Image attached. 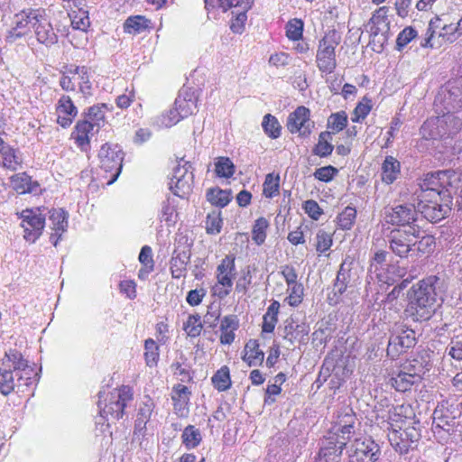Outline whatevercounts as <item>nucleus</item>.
I'll use <instances>...</instances> for the list:
<instances>
[{
  "label": "nucleus",
  "mask_w": 462,
  "mask_h": 462,
  "mask_svg": "<svg viewBox=\"0 0 462 462\" xmlns=\"http://www.w3.org/2000/svg\"><path fill=\"white\" fill-rule=\"evenodd\" d=\"M133 400V389L128 385H122L119 389L110 393L109 402L104 407L101 406L100 401L98 402L100 415L104 418L110 416L112 419L119 420L123 417L126 407Z\"/></svg>",
  "instance_id": "39448f33"
},
{
  "label": "nucleus",
  "mask_w": 462,
  "mask_h": 462,
  "mask_svg": "<svg viewBox=\"0 0 462 462\" xmlns=\"http://www.w3.org/2000/svg\"><path fill=\"white\" fill-rule=\"evenodd\" d=\"M68 217V213L62 208H53L49 211L50 227L53 231L50 239L54 246L58 245L59 239L67 230Z\"/></svg>",
  "instance_id": "b1692460"
},
{
  "label": "nucleus",
  "mask_w": 462,
  "mask_h": 462,
  "mask_svg": "<svg viewBox=\"0 0 462 462\" xmlns=\"http://www.w3.org/2000/svg\"><path fill=\"white\" fill-rule=\"evenodd\" d=\"M153 401L149 396H144L143 402L139 406L137 417L140 419H143L146 421H149L151 415L153 411Z\"/></svg>",
  "instance_id": "0e129e2a"
},
{
  "label": "nucleus",
  "mask_w": 462,
  "mask_h": 462,
  "mask_svg": "<svg viewBox=\"0 0 462 462\" xmlns=\"http://www.w3.org/2000/svg\"><path fill=\"white\" fill-rule=\"evenodd\" d=\"M332 132L328 131H324L319 134V142L312 150L315 155L323 158L332 153L334 146L329 142L332 139Z\"/></svg>",
  "instance_id": "473e14b6"
},
{
  "label": "nucleus",
  "mask_w": 462,
  "mask_h": 462,
  "mask_svg": "<svg viewBox=\"0 0 462 462\" xmlns=\"http://www.w3.org/2000/svg\"><path fill=\"white\" fill-rule=\"evenodd\" d=\"M421 379V369L419 367L417 372L408 373L404 369L401 370L395 376L391 378V383L395 390L406 392L411 390V386Z\"/></svg>",
  "instance_id": "393cba45"
},
{
  "label": "nucleus",
  "mask_w": 462,
  "mask_h": 462,
  "mask_svg": "<svg viewBox=\"0 0 462 462\" xmlns=\"http://www.w3.org/2000/svg\"><path fill=\"white\" fill-rule=\"evenodd\" d=\"M207 199L219 208L226 207L231 200V192L219 188H211L207 191Z\"/></svg>",
  "instance_id": "72a5a7b5"
},
{
  "label": "nucleus",
  "mask_w": 462,
  "mask_h": 462,
  "mask_svg": "<svg viewBox=\"0 0 462 462\" xmlns=\"http://www.w3.org/2000/svg\"><path fill=\"white\" fill-rule=\"evenodd\" d=\"M286 126L291 134L309 136L314 127V122L310 120V109L303 106H298L289 115Z\"/></svg>",
  "instance_id": "dca6fc26"
},
{
  "label": "nucleus",
  "mask_w": 462,
  "mask_h": 462,
  "mask_svg": "<svg viewBox=\"0 0 462 462\" xmlns=\"http://www.w3.org/2000/svg\"><path fill=\"white\" fill-rule=\"evenodd\" d=\"M340 42V36L335 32L326 34L319 43L316 61L319 69L330 74L337 68L336 47Z\"/></svg>",
  "instance_id": "7ed1b4c3"
},
{
  "label": "nucleus",
  "mask_w": 462,
  "mask_h": 462,
  "mask_svg": "<svg viewBox=\"0 0 462 462\" xmlns=\"http://www.w3.org/2000/svg\"><path fill=\"white\" fill-rule=\"evenodd\" d=\"M90 22L88 12L79 10L71 19V25L74 29L86 31L89 27Z\"/></svg>",
  "instance_id": "774afa93"
},
{
  "label": "nucleus",
  "mask_w": 462,
  "mask_h": 462,
  "mask_svg": "<svg viewBox=\"0 0 462 462\" xmlns=\"http://www.w3.org/2000/svg\"><path fill=\"white\" fill-rule=\"evenodd\" d=\"M220 211H213L209 213L206 220V230L207 233L216 235L220 233L222 228L223 220L220 217Z\"/></svg>",
  "instance_id": "864d4df0"
},
{
  "label": "nucleus",
  "mask_w": 462,
  "mask_h": 462,
  "mask_svg": "<svg viewBox=\"0 0 462 462\" xmlns=\"http://www.w3.org/2000/svg\"><path fill=\"white\" fill-rule=\"evenodd\" d=\"M448 355L457 361H462V337H453L447 346Z\"/></svg>",
  "instance_id": "69168bd1"
},
{
  "label": "nucleus",
  "mask_w": 462,
  "mask_h": 462,
  "mask_svg": "<svg viewBox=\"0 0 462 462\" xmlns=\"http://www.w3.org/2000/svg\"><path fill=\"white\" fill-rule=\"evenodd\" d=\"M174 108L181 119L188 117L197 111V97L194 93H180L174 102Z\"/></svg>",
  "instance_id": "cd10ccee"
},
{
  "label": "nucleus",
  "mask_w": 462,
  "mask_h": 462,
  "mask_svg": "<svg viewBox=\"0 0 462 462\" xmlns=\"http://www.w3.org/2000/svg\"><path fill=\"white\" fill-rule=\"evenodd\" d=\"M448 285L443 275H429L408 291L406 312L414 321H428L442 304Z\"/></svg>",
  "instance_id": "f257e3e1"
},
{
  "label": "nucleus",
  "mask_w": 462,
  "mask_h": 462,
  "mask_svg": "<svg viewBox=\"0 0 462 462\" xmlns=\"http://www.w3.org/2000/svg\"><path fill=\"white\" fill-rule=\"evenodd\" d=\"M356 217V208L348 206L345 208V209L340 214H338L337 217V226L343 230H349L353 226Z\"/></svg>",
  "instance_id": "79ce46f5"
},
{
  "label": "nucleus",
  "mask_w": 462,
  "mask_h": 462,
  "mask_svg": "<svg viewBox=\"0 0 462 462\" xmlns=\"http://www.w3.org/2000/svg\"><path fill=\"white\" fill-rule=\"evenodd\" d=\"M388 7L382 6L378 8L369 21L370 32L373 36V41L378 37V42L381 46L387 41L388 33L390 32V22L387 16Z\"/></svg>",
  "instance_id": "a211bd4d"
},
{
  "label": "nucleus",
  "mask_w": 462,
  "mask_h": 462,
  "mask_svg": "<svg viewBox=\"0 0 462 462\" xmlns=\"http://www.w3.org/2000/svg\"><path fill=\"white\" fill-rule=\"evenodd\" d=\"M236 277L235 257L226 255L216 270L217 284L213 287L214 294L224 299L232 291Z\"/></svg>",
  "instance_id": "6e6552de"
},
{
  "label": "nucleus",
  "mask_w": 462,
  "mask_h": 462,
  "mask_svg": "<svg viewBox=\"0 0 462 462\" xmlns=\"http://www.w3.org/2000/svg\"><path fill=\"white\" fill-rule=\"evenodd\" d=\"M212 383L218 391H226L231 386V379L229 368L226 365L222 366L211 378Z\"/></svg>",
  "instance_id": "e433bc0d"
},
{
  "label": "nucleus",
  "mask_w": 462,
  "mask_h": 462,
  "mask_svg": "<svg viewBox=\"0 0 462 462\" xmlns=\"http://www.w3.org/2000/svg\"><path fill=\"white\" fill-rule=\"evenodd\" d=\"M418 214L420 213L428 221L435 223L443 219L451 210L452 199L449 193H445L441 200L438 198H418Z\"/></svg>",
  "instance_id": "423d86ee"
},
{
  "label": "nucleus",
  "mask_w": 462,
  "mask_h": 462,
  "mask_svg": "<svg viewBox=\"0 0 462 462\" xmlns=\"http://www.w3.org/2000/svg\"><path fill=\"white\" fill-rule=\"evenodd\" d=\"M190 246L191 245L188 243L187 237H181L178 241V245L171 259V272L173 278L180 279L185 277L187 265L191 256Z\"/></svg>",
  "instance_id": "2eb2a0df"
},
{
  "label": "nucleus",
  "mask_w": 462,
  "mask_h": 462,
  "mask_svg": "<svg viewBox=\"0 0 462 462\" xmlns=\"http://www.w3.org/2000/svg\"><path fill=\"white\" fill-rule=\"evenodd\" d=\"M40 9L23 10L14 15V26L9 31L10 38H21L26 35L34 25Z\"/></svg>",
  "instance_id": "6ab92c4d"
},
{
  "label": "nucleus",
  "mask_w": 462,
  "mask_h": 462,
  "mask_svg": "<svg viewBox=\"0 0 462 462\" xmlns=\"http://www.w3.org/2000/svg\"><path fill=\"white\" fill-rule=\"evenodd\" d=\"M34 25L32 29L34 31L37 41L44 44L47 47H51L53 44L57 43L58 36L54 32L52 25L49 19L46 17L44 11H39V15L36 18V21L33 22Z\"/></svg>",
  "instance_id": "aec40b11"
},
{
  "label": "nucleus",
  "mask_w": 462,
  "mask_h": 462,
  "mask_svg": "<svg viewBox=\"0 0 462 462\" xmlns=\"http://www.w3.org/2000/svg\"><path fill=\"white\" fill-rule=\"evenodd\" d=\"M183 329L190 337H196L199 336L202 329L200 316L199 314L189 315L187 321L183 325Z\"/></svg>",
  "instance_id": "603ef678"
},
{
  "label": "nucleus",
  "mask_w": 462,
  "mask_h": 462,
  "mask_svg": "<svg viewBox=\"0 0 462 462\" xmlns=\"http://www.w3.org/2000/svg\"><path fill=\"white\" fill-rule=\"evenodd\" d=\"M144 349L146 365L150 367L155 366L159 359V346L156 342L152 338L146 339L144 342Z\"/></svg>",
  "instance_id": "a18cd8bd"
},
{
  "label": "nucleus",
  "mask_w": 462,
  "mask_h": 462,
  "mask_svg": "<svg viewBox=\"0 0 462 462\" xmlns=\"http://www.w3.org/2000/svg\"><path fill=\"white\" fill-rule=\"evenodd\" d=\"M357 274L354 269V259L346 256L340 264L336 280L333 284V293L335 297L340 298L348 290H353L356 286ZM338 299L335 300L337 303Z\"/></svg>",
  "instance_id": "ddd939ff"
},
{
  "label": "nucleus",
  "mask_w": 462,
  "mask_h": 462,
  "mask_svg": "<svg viewBox=\"0 0 462 462\" xmlns=\"http://www.w3.org/2000/svg\"><path fill=\"white\" fill-rule=\"evenodd\" d=\"M245 355L243 356L250 366L261 365L263 361L264 354L259 349V344L256 339H250L245 346Z\"/></svg>",
  "instance_id": "2f4dec72"
},
{
  "label": "nucleus",
  "mask_w": 462,
  "mask_h": 462,
  "mask_svg": "<svg viewBox=\"0 0 462 462\" xmlns=\"http://www.w3.org/2000/svg\"><path fill=\"white\" fill-rule=\"evenodd\" d=\"M194 174L190 162L181 159L173 169L170 182V189L174 195L184 198L192 189Z\"/></svg>",
  "instance_id": "9b49d317"
},
{
  "label": "nucleus",
  "mask_w": 462,
  "mask_h": 462,
  "mask_svg": "<svg viewBox=\"0 0 462 462\" xmlns=\"http://www.w3.org/2000/svg\"><path fill=\"white\" fill-rule=\"evenodd\" d=\"M124 152L117 144L104 143L98 152L99 166L106 172H113L111 180L114 182L119 176L123 167Z\"/></svg>",
  "instance_id": "9d476101"
},
{
  "label": "nucleus",
  "mask_w": 462,
  "mask_h": 462,
  "mask_svg": "<svg viewBox=\"0 0 462 462\" xmlns=\"http://www.w3.org/2000/svg\"><path fill=\"white\" fill-rule=\"evenodd\" d=\"M381 171L382 181L388 185L393 184L401 174V163L396 158L386 156Z\"/></svg>",
  "instance_id": "c85d7f7f"
},
{
  "label": "nucleus",
  "mask_w": 462,
  "mask_h": 462,
  "mask_svg": "<svg viewBox=\"0 0 462 462\" xmlns=\"http://www.w3.org/2000/svg\"><path fill=\"white\" fill-rule=\"evenodd\" d=\"M416 343L415 332L412 329L402 330L398 335H393L389 339L387 355L392 358L397 357Z\"/></svg>",
  "instance_id": "4be33fe9"
},
{
  "label": "nucleus",
  "mask_w": 462,
  "mask_h": 462,
  "mask_svg": "<svg viewBox=\"0 0 462 462\" xmlns=\"http://www.w3.org/2000/svg\"><path fill=\"white\" fill-rule=\"evenodd\" d=\"M57 110L60 114L76 117L78 115V108L73 104L70 97L62 95L58 102Z\"/></svg>",
  "instance_id": "bf43d9fd"
},
{
  "label": "nucleus",
  "mask_w": 462,
  "mask_h": 462,
  "mask_svg": "<svg viewBox=\"0 0 462 462\" xmlns=\"http://www.w3.org/2000/svg\"><path fill=\"white\" fill-rule=\"evenodd\" d=\"M149 23L144 16H130L125 20L124 28L128 33H139L149 27Z\"/></svg>",
  "instance_id": "c9c22d12"
},
{
  "label": "nucleus",
  "mask_w": 462,
  "mask_h": 462,
  "mask_svg": "<svg viewBox=\"0 0 462 462\" xmlns=\"http://www.w3.org/2000/svg\"><path fill=\"white\" fill-rule=\"evenodd\" d=\"M94 124L88 120H79L71 133V138L77 147L89 158L90 137L93 135Z\"/></svg>",
  "instance_id": "5701e85b"
},
{
  "label": "nucleus",
  "mask_w": 462,
  "mask_h": 462,
  "mask_svg": "<svg viewBox=\"0 0 462 462\" xmlns=\"http://www.w3.org/2000/svg\"><path fill=\"white\" fill-rule=\"evenodd\" d=\"M13 189L19 194L34 193L39 190V183L33 181L26 172H20L10 178Z\"/></svg>",
  "instance_id": "bb28decb"
},
{
  "label": "nucleus",
  "mask_w": 462,
  "mask_h": 462,
  "mask_svg": "<svg viewBox=\"0 0 462 462\" xmlns=\"http://www.w3.org/2000/svg\"><path fill=\"white\" fill-rule=\"evenodd\" d=\"M32 367L27 368V370H21L18 375L14 373V385L17 392H23L24 388L32 383Z\"/></svg>",
  "instance_id": "4d7b16f0"
},
{
  "label": "nucleus",
  "mask_w": 462,
  "mask_h": 462,
  "mask_svg": "<svg viewBox=\"0 0 462 462\" xmlns=\"http://www.w3.org/2000/svg\"><path fill=\"white\" fill-rule=\"evenodd\" d=\"M3 365L8 369L13 368L16 375L21 370H27V368L31 367L28 365V361L23 358L22 353H20L16 349H9V351L5 352V356L3 358Z\"/></svg>",
  "instance_id": "7c9ffc66"
},
{
  "label": "nucleus",
  "mask_w": 462,
  "mask_h": 462,
  "mask_svg": "<svg viewBox=\"0 0 462 462\" xmlns=\"http://www.w3.org/2000/svg\"><path fill=\"white\" fill-rule=\"evenodd\" d=\"M268 226V221L264 217H259L253 226L252 239L258 245L264 243Z\"/></svg>",
  "instance_id": "49530a36"
},
{
  "label": "nucleus",
  "mask_w": 462,
  "mask_h": 462,
  "mask_svg": "<svg viewBox=\"0 0 462 462\" xmlns=\"http://www.w3.org/2000/svg\"><path fill=\"white\" fill-rule=\"evenodd\" d=\"M388 439L395 451L403 455L416 448L420 433L415 428L409 427L404 430H393L389 433Z\"/></svg>",
  "instance_id": "4468645a"
},
{
  "label": "nucleus",
  "mask_w": 462,
  "mask_h": 462,
  "mask_svg": "<svg viewBox=\"0 0 462 462\" xmlns=\"http://www.w3.org/2000/svg\"><path fill=\"white\" fill-rule=\"evenodd\" d=\"M14 390V372L4 366L0 370V392L6 396Z\"/></svg>",
  "instance_id": "58836bf2"
},
{
  "label": "nucleus",
  "mask_w": 462,
  "mask_h": 462,
  "mask_svg": "<svg viewBox=\"0 0 462 462\" xmlns=\"http://www.w3.org/2000/svg\"><path fill=\"white\" fill-rule=\"evenodd\" d=\"M0 152L3 156L4 167L15 171L17 166L21 163V160L17 156L16 151L11 146L5 144L0 149Z\"/></svg>",
  "instance_id": "ea45409f"
},
{
  "label": "nucleus",
  "mask_w": 462,
  "mask_h": 462,
  "mask_svg": "<svg viewBox=\"0 0 462 462\" xmlns=\"http://www.w3.org/2000/svg\"><path fill=\"white\" fill-rule=\"evenodd\" d=\"M347 125V115L345 111L333 113L328 118L327 126L331 129L333 133L342 131Z\"/></svg>",
  "instance_id": "c03bdc74"
},
{
  "label": "nucleus",
  "mask_w": 462,
  "mask_h": 462,
  "mask_svg": "<svg viewBox=\"0 0 462 462\" xmlns=\"http://www.w3.org/2000/svg\"><path fill=\"white\" fill-rule=\"evenodd\" d=\"M262 126L264 133L272 139H277L281 135L282 126L277 118L271 114L263 116Z\"/></svg>",
  "instance_id": "4c0bfd02"
},
{
  "label": "nucleus",
  "mask_w": 462,
  "mask_h": 462,
  "mask_svg": "<svg viewBox=\"0 0 462 462\" xmlns=\"http://www.w3.org/2000/svg\"><path fill=\"white\" fill-rule=\"evenodd\" d=\"M280 188V177L279 175L274 176L273 173H269L265 177L263 182V193L266 198H273L279 193Z\"/></svg>",
  "instance_id": "8fccbe9b"
},
{
  "label": "nucleus",
  "mask_w": 462,
  "mask_h": 462,
  "mask_svg": "<svg viewBox=\"0 0 462 462\" xmlns=\"http://www.w3.org/2000/svg\"><path fill=\"white\" fill-rule=\"evenodd\" d=\"M420 193L418 198H438L441 200L445 193L450 197L461 187V174L453 170L438 171L425 174L421 180Z\"/></svg>",
  "instance_id": "f03ea898"
},
{
  "label": "nucleus",
  "mask_w": 462,
  "mask_h": 462,
  "mask_svg": "<svg viewBox=\"0 0 462 462\" xmlns=\"http://www.w3.org/2000/svg\"><path fill=\"white\" fill-rule=\"evenodd\" d=\"M105 108H106V104H97L90 106L86 114L88 116L87 120L94 124V126L99 128L100 122H104L105 120ZM97 131H98V129H97Z\"/></svg>",
  "instance_id": "3c124183"
},
{
  "label": "nucleus",
  "mask_w": 462,
  "mask_h": 462,
  "mask_svg": "<svg viewBox=\"0 0 462 462\" xmlns=\"http://www.w3.org/2000/svg\"><path fill=\"white\" fill-rule=\"evenodd\" d=\"M317 245L316 249L319 253L328 251L332 245L331 235L324 230H319L317 233Z\"/></svg>",
  "instance_id": "338daca9"
},
{
  "label": "nucleus",
  "mask_w": 462,
  "mask_h": 462,
  "mask_svg": "<svg viewBox=\"0 0 462 462\" xmlns=\"http://www.w3.org/2000/svg\"><path fill=\"white\" fill-rule=\"evenodd\" d=\"M417 207L412 204H400L384 209V220L393 226L402 228L420 227Z\"/></svg>",
  "instance_id": "1a4fd4ad"
},
{
  "label": "nucleus",
  "mask_w": 462,
  "mask_h": 462,
  "mask_svg": "<svg viewBox=\"0 0 462 462\" xmlns=\"http://www.w3.org/2000/svg\"><path fill=\"white\" fill-rule=\"evenodd\" d=\"M446 101L454 110L462 108V90L457 87H452L448 90Z\"/></svg>",
  "instance_id": "e2e57ef3"
},
{
  "label": "nucleus",
  "mask_w": 462,
  "mask_h": 462,
  "mask_svg": "<svg viewBox=\"0 0 462 462\" xmlns=\"http://www.w3.org/2000/svg\"><path fill=\"white\" fill-rule=\"evenodd\" d=\"M248 10H237L235 18L231 21L230 29L235 33H242L245 30V23L247 20ZM235 14V12H233Z\"/></svg>",
  "instance_id": "052dcab7"
},
{
  "label": "nucleus",
  "mask_w": 462,
  "mask_h": 462,
  "mask_svg": "<svg viewBox=\"0 0 462 462\" xmlns=\"http://www.w3.org/2000/svg\"><path fill=\"white\" fill-rule=\"evenodd\" d=\"M181 438L182 442L188 448H196L201 441L200 431L192 425H189L185 428Z\"/></svg>",
  "instance_id": "37998d69"
},
{
  "label": "nucleus",
  "mask_w": 462,
  "mask_h": 462,
  "mask_svg": "<svg viewBox=\"0 0 462 462\" xmlns=\"http://www.w3.org/2000/svg\"><path fill=\"white\" fill-rule=\"evenodd\" d=\"M68 73L73 76L78 75L79 91L88 97L93 95V86L90 81V69L86 66H74L68 69Z\"/></svg>",
  "instance_id": "a878e982"
},
{
  "label": "nucleus",
  "mask_w": 462,
  "mask_h": 462,
  "mask_svg": "<svg viewBox=\"0 0 462 462\" xmlns=\"http://www.w3.org/2000/svg\"><path fill=\"white\" fill-rule=\"evenodd\" d=\"M290 294L286 300L290 306L296 307L302 301L303 286L301 283L289 286Z\"/></svg>",
  "instance_id": "680f3d73"
},
{
  "label": "nucleus",
  "mask_w": 462,
  "mask_h": 462,
  "mask_svg": "<svg viewBox=\"0 0 462 462\" xmlns=\"http://www.w3.org/2000/svg\"><path fill=\"white\" fill-rule=\"evenodd\" d=\"M181 117L175 108L170 109L155 118L154 124L158 127H171L180 122Z\"/></svg>",
  "instance_id": "09e8293b"
},
{
  "label": "nucleus",
  "mask_w": 462,
  "mask_h": 462,
  "mask_svg": "<svg viewBox=\"0 0 462 462\" xmlns=\"http://www.w3.org/2000/svg\"><path fill=\"white\" fill-rule=\"evenodd\" d=\"M440 22V19L439 17H436L434 19H431L429 27L427 29L426 36L421 41L420 46L422 48H436L437 44H440V42H436L435 38V29L439 28V23Z\"/></svg>",
  "instance_id": "de8ad7c7"
},
{
  "label": "nucleus",
  "mask_w": 462,
  "mask_h": 462,
  "mask_svg": "<svg viewBox=\"0 0 462 462\" xmlns=\"http://www.w3.org/2000/svg\"><path fill=\"white\" fill-rule=\"evenodd\" d=\"M217 2L223 12H226L232 7L237 8V10H250L254 5V0H217Z\"/></svg>",
  "instance_id": "13d9d810"
},
{
  "label": "nucleus",
  "mask_w": 462,
  "mask_h": 462,
  "mask_svg": "<svg viewBox=\"0 0 462 462\" xmlns=\"http://www.w3.org/2000/svg\"><path fill=\"white\" fill-rule=\"evenodd\" d=\"M418 35L417 31L411 26L405 27L397 36L396 50L401 51L407 44H409Z\"/></svg>",
  "instance_id": "5fc2aeb1"
},
{
  "label": "nucleus",
  "mask_w": 462,
  "mask_h": 462,
  "mask_svg": "<svg viewBox=\"0 0 462 462\" xmlns=\"http://www.w3.org/2000/svg\"><path fill=\"white\" fill-rule=\"evenodd\" d=\"M414 246L412 248L411 257H419L421 254L430 252L434 246V238L431 236H421V231L418 237L413 241Z\"/></svg>",
  "instance_id": "f704fd0d"
},
{
  "label": "nucleus",
  "mask_w": 462,
  "mask_h": 462,
  "mask_svg": "<svg viewBox=\"0 0 462 462\" xmlns=\"http://www.w3.org/2000/svg\"><path fill=\"white\" fill-rule=\"evenodd\" d=\"M445 402H442L439 404L433 412V424L436 428H439L446 432L449 433L450 431H454V427L456 424L455 416H449L448 414V411H445Z\"/></svg>",
  "instance_id": "c756f323"
},
{
  "label": "nucleus",
  "mask_w": 462,
  "mask_h": 462,
  "mask_svg": "<svg viewBox=\"0 0 462 462\" xmlns=\"http://www.w3.org/2000/svg\"><path fill=\"white\" fill-rule=\"evenodd\" d=\"M303 22L300 19H292L286 24V36L291 41H299L302 37Z\"/></svg>",
  "instance_id": "6e6d98bb"
},
{
  "label": "nucleus",
  "mask_w": 462,
  "mask_h": 462,
  "mask_svg": "<svg viewBox=\"0 0 462 462\" xmlns=\"http://www.w3.org/2000/svg\"><path fill=\"white\" fill-rule=\"evenodd\" d=\"M356 414L349 407H345L337 413V420L330 433L340 437L343 440H349L355 433Z\"/></svg>",
  "instance_id": "f3484780"
},
{
  "label": "nucleus",
  "mask_w": 462,
  "mask_h": 462,
  "mask_svg": "<svg viewBox=\"0 0 462 462\" xmlns=\"http://www.w3.org/2000/svg\"><path fill=\"white\" fill-rule=\"evenodd\" d=\"M21 219V227L23 229V238L34 243L42 234L45 226V214L41 208H26L17 213Z\"/></svg>",
  "instance_id": "0eeeda50"
},
{
  "label": "nucleus",
  "mask_w": 462,
  "mask_h": 462,
  "mask_svg": "<svg viewBox=\"0 0 462 462\" xmlns=\"http://www.w3.org/2000/svg\"><path fill=\"white\" fill-rule=\"evenodd\" d=\"M420 227L411 226V228H396L387 236L389 248L401 258L411 257L413 240L418 237Z\"/></svg>",
  "instance_id": "20e7f679"
},
{
  "label": "nucleus",
  "mask_w": 462,
  "mask_h": 462,
  "mask_svg": "<svg viewBox=\"0 0 462 462\" xmlns=\"http://www.w3.org/2000/svg\"><path fill=\"white\" fill-rule=\"evenodd\" d=\"M235 165L228 157H219L215 163V171L218 177L230 178L235 173Z\"/></svg>",
  "instance_id": "a19ab883"
},
{
  "label": "nucleus",
  "mask_w": 462,
  "mask_h": 462,
  "mask_svg": "<svg viewBox=\"0 0 462 462\" xmlns=\"http://www.w3.org/2000/svg\"><path fill=\"white\" fill-rule=\"evenodd\" d=\"M380 456L381 448L371 438L356 439L348 449L349 462H376Z\"/></svg>",
  "instance_id": "f8f14e48"
},
{
  "label": "nucleus",
  "mask_w": 462,
  "mask_h": 462,
  "mask_svg": "<svg viewBox=\"0 0 462 462\" xmlns=\"http://www.w3.org/2000/svg\"><path fill=\"white\" fill-rule=\"evenodd\" d=\"M347 440L329 433L320 448L319 456L325 462H340Z\"/></svg>",
  "instance_id": "412c9836"
}]
</instances>
